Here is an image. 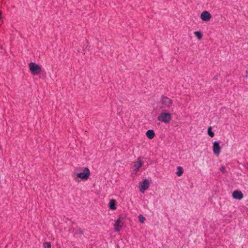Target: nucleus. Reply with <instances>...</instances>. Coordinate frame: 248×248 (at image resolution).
<instances>
[{
  "label": "nucleus",
  "instance_id": "19",
  "mask_svg": "<svg viewBox=\"0 0 248 248\" xmlns=\"http://www.w3.org/2000/svg\"><path fill=\"white\" fill-rule=\"evenodd\" d=\"M224 170H225V169H224V168H222L220 169V170L223 172H224Z\"/></svg>",
  "mask_w": 248,
  "mask_h": 248
},
{
  "label": "nucleus",
  "instance_id": "13",
  "mask_svg": "<svg viewBox=\"0 0 248 248\" xmlns=\"http://www.w3.org/2000/svg\"><path fill=\"white\" fill-rule=\"evenodd\" d=\"M177 171L176 172V175L178 176H181L184 173L183 168L181 166H179L177 167Z\"/></svg>",
  "mask_w": 248,
  "mask_h": 248
},
{
  "label": "nucleus",
  "instance_id": "16",
  "mask_svg": "<svg viewBox=\"0 0 248 248\" xmlns=\"http://www.w3.org/2000/svg\"><path fill=\"white\" fill-rule=\"evenodd\" d=\"M43 246L45 248H51V245L50 242H46L44 243Z\"/></svg>",
  "mask_w": 248,
  "mask_h": 248
},
{
  "label": "nucleus",
  "instance_id": "5",
  "mask_svg": "<svg viewBox=\"0 0 248 248\" xmlns=\"http://www.w3.org/2000/svg\"><path fill=\"white\" fill-rule=\"evenodd\" d=\"M161 106L160 108H170L172 104L173 100L168 97L162 96L161 99Z\"/></svg>",
  "mask_w": 248,
  "mask_h": 248
},
{
  "label": "nucleus",
  "instance_id": "14",
  "mask_svg": "<svg viewBox=\"0 0 248 248\" xmlns=\"http://www.w3.org/2000/svg\"><path fill=\"white\" fill-rule=\"evenodd\" d=\"M195 36L199 39L201 40L203 36L202 33L200 31H196L194 32Z\"/></svg>",
  "mask_w": 248,
  "mask_h": 248
},
{
  "label": "nucleus",
  "instance_id": "1",
  "mask_svg": "<svg viewBox=\"0 0 248 248\" xmlns=\"http://www.w3.org/2000/svg\"><path fill=\"white\" fill-rule=\"evenodd\" d=\"M78 170H76L73 173L72 176L74 179L79 182L80 180H87L90 175L91 172L90 170L88 168H83L82 172H78Z\"/></svg>",
  "mask_w": 248,
  "mask_h": 248
},
{
  "label": "nucleus",
  "instance_id": "9",
  "mask_svg": "<svg viewBox=\"0 0 248 248\" xmlns=\"http://www.w3.org/2000/svg\"><path fill=\"white\" fill-rule=\"evenodd\" d=\"M122 219L121 217L118 218L115 221L114 224L115 231L116 232H119L121 229L122 225Z\"/></svg>",
  "mask_w": 248,
  "mask_h": 248
},
{
  "label": "nucleus",
  "instance_id": "6",
  "mask_svg": "<svg viewBox=\"0 0 248 248\" xmlns=\"http://www.w3.org/2000/svg\"><path fill=\"white\" fill-rule=\"evenodd\" d=\"M213 152L217 156H218L221 152V147L218 141H214L212 147Z\"/></svg>",
  "mask_w": 248,
  "mask_h": 248
},
{
  "label": "nucleus",
  "instance_id": "15",
  "mask_svg": "<svg viewBox=\"0 0 248 248\" xmlns=\"http://www.w3.org/2000/svg\"><path fill=\"white\" fill-rule=\"evenodd\" d=\"M212 129L213 128H212V126H209L208 128V130H207V134L211 138H213L215 136V133L212 131Z\"/></svg>",
  "mask_w": 248,
  "mask_h": 248
},
{
  "label": "nucleus",
  "instance_id": "7",
  "mask_svg": "<svg viewBox=\"0 0 248 248\" xmlns=\"http://www.w3.org/2000/svg\"><path fill=\"white\" fill-rule=\"evenodd\" d=\"M149 186V181L145 179L142 183H140L139 185L140 191L142 193H144L145 191L147 190Z\"/></svg>",
  "mask_w": 248,
  "mask_h": 248
},
{
  "label": "nucleus",
  "instance_id": "17",
  "mask_svg": "<svg viewBox=\"0 0 248 248\" xmlns=\"http://www.w3.org/2000/svg\"><path fill=\"white\" fill-rule=\"evenodd\" d=\"M139 220L140 222L143 223L145 220H146V218L144 217H143L142 215H140L139 216Z\"/></svg>",
  "mask_w": 248,
  "mask_h": 248
},
{
  "label": "nucleus",
  "instance_id": "10",
  "mask_svg": "<svg viewBox=\"0 0 248 248\" xmlns=\"http://www.w3.org/2000/svg\"><path fill=\"white\" fill-rule=\"evenodd\" d=\"M232 197L235 199L241 200L243 197L242 192L239 190H234L232 194Z\"/></svg>",
  "mask_w": 248,
  "mask_h": 248
},
{
  "label": "nucleus",
  "instance_id": "11",
  "mask_svg": "<svg viewBox=\"0 0 248 248\" xmlns=\"http://www.w3.org/2000/svg\"><path fill=\"white\" fill-rule=\"evenodd\" d=\"M146 136L149 139L152 140L155 136V132L153 130H148L146 133Z\"/></svg>",
  "mask_w": 248,
  "mask_h": 248
},
{
  "label": "nucleus",
  "instance_id": "12",
  "mask_svg": "<svg viewBox=\"0 0 248 248\" xmlns=\"http://www.w3.org/2000/svg\"><path fill=\"white\" fill-rule=\"evenodd\" d=\"M116 201L114 199H111L110 200L109 202V207L111 210H115L116 209Z\"/></svg>",
  "mask_w": 248,
  "mask_h": 248
},
{
  "label": "nucleus",
  "instance_id": "3",
  "mask_svg": "<svg viewBox=\"0 0 248 248\" xmlns=\"http://www.w3.org/2000/svg\"><path fill=\"white\" fill-rule=\"evenodd\" d=\"M28 65L31 75H38L41 74L42 71L41 66L33 62H30Z\"/></svg>",
  "mask_w": 248,
  "mask_h": 248
},
{
  "label": "nucleus",
  "instance_id": "4",
  "mask_svg": "<svg viewBox=\"0 0 248 248\" xmlns=\"http://www.w3.org/2000/svg\"><path fill=\"white\" fill-rule=\"evenodd\" d=\"M144 161L142 160L141 157H139L137 159L134 161L132 165V169H133V173L136 175L137 172L140 170V168L143 166Z\"/></svg>",
  "mask_w": 248,
  "mask_h": 248
},
{
  "label": "nucleus",
  "instance_id": "8",
  "mask_svg": "<svg viewBox=\"0 0 248 248\" xmlns=\"http://www.w3.org/2000/svg\"><path fill=\"white\" fill-rule=\"evenodd\" d=\"M200 17L202 21L208 22L211 19L212 16L209 12L204 11L201 14Z\"/></svg>",
  "mask_w": 248,
  "mask_h": 248
},
{
  "label": "nucleus",
  "instance_id": "18",
  "mask_svg": "<svg viewBox=\"0 0 248 248\" xmlns=\"http://www.w3.org/2000/svg\"><path fill=\"white\" fill-rule=\"evenodd\" d=\"M1 15H2V13L1 12V11H0V20L2 18V16H1Z\"/></svg>",
  "mask_w": 248,
  "mask_h": 248
},
{
  "label": "nucleus",
  "instance_id": "2",
  "mask_svg": "<svg viewBox=\"0 0 248 248\" xmlns=\"http://www.w3.org/2000/svg\"><path fill=\"white\" fill-rule=\"evenodd\" d=\"M172 120V114L166 110L162 111L157 117V120L165 124H169Z\"/></svg>",
  "mask_w": 248,
  "mask_h": 248
},
{
  "label": "nucleus",
  "instance_id": "20",
  "mask_svg": "<svg viewBox=\"0 0 248 248\" xmlns=\"http://www.w3.org/2000/svg\"><path fill=\"white\" fill-rule=\"evenodd\" d=\"M80 231V232L81 233H82V232H81V231Z\"/></svg>",
  "mask_w": 248,
  "mask_h": 248
}]
</instances>
